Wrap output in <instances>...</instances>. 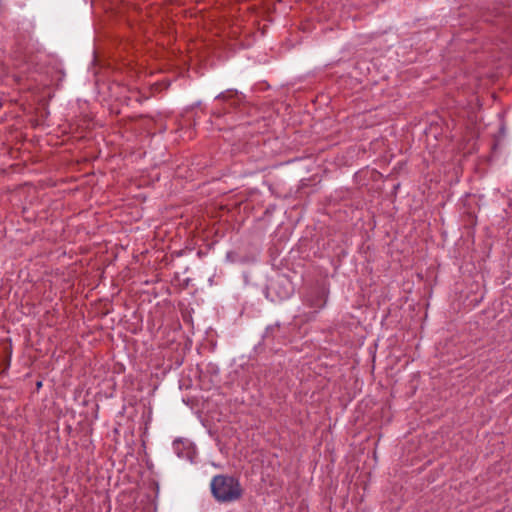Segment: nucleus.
<instances>
[{
	"label": "nucleus",
	"mask_w": 512,
	"mask_h": 512,
	"mask_svg": "<svg viewBox=\"0 0 512 512\" xmlns=\"http://www.w3.org/2000/svg\"><path fill=\"white\" fill-rule=\"evenodd\" d=\"M210 486L213 497L220 503L234 502L243 494L239 480L229 475L214 476Z\"/></svg>",
	"instance_id": "1"
},
{
	"label": "nucleus",
	"mask_w": 512,
	"mask_h": 512,
	"mask_svg": "<svg viewBox=\"0 0 512 512\" xmlns=\"http://www.w3.org/2000/svg\"><path fill=\"white\" fill-rule=\"evenodd\" d=\"M304 303L310 308H316L309 313V319H312L318 313V310L325 307L327 303V293L321 288H313L304 296Z\"/></svg>",
	"instance_id": "2"
},
{
	"label": "nucleus",
	"mask_w": 512,
	"mask_h": 512,
	"mask_svg": "<svg viewBox=\"0 0 512 512\" xmlns=\"http://www.w3.org/2000/svg\"><path fill=\"white\" fill-rule=\"evenodd\" d=\"M218 101L228 103L231 107H237L244 99V96L236 90H227L215 98Z\"/></svg>",
	"instance_id": "3"
},
{
	"label": "nucleus",
	"mask_w": 512,
	"mask_h": 512,
	"mask_svg": "<svg viewBox=\"0 0 512 512\" xmlns=\"http://www.w3.org/2000/svg\"><path fill=\"white\" fill-rule=\"evenodd\" d=\"M280 330L281 326L279 323L268 326L264 332L263 339L266 341L277 339L279 337Z\"/></svg>",
	"instance_id": "4"
},
{
	"label": "nucleus",
	"mask_w": 512,
	"mask_h": 512,
	"mask_svg": "<svg viewBox=\"0 0 512 512\" xmlns=\"http://www.w3.org/2000/svg\"><path fill=\"white\" fill-rule=\"evenodd\" d=\"M183 444L181 440H175L173 443L174 449L178 451L179 447ZM178 456H181L179 452H177Z\"/></svg>",
	"instance_id": "5"
},
{
	"label": "nucleus",
	"mask_w": 512,
	"mask_h": 512,
	"mask_svg": "<svg viewBox=\"0 0 512 512\" xmlns=\"http://www.w3.org/2000/svg\"><path fill=\"white\" fill-rule=\"evenodd\" d=\"M41 385H42V383H41V382H38V383H37V387H38V388H39V387H41Z\"/></svg>",
	"instance_id": "6"
}]
</instances>
